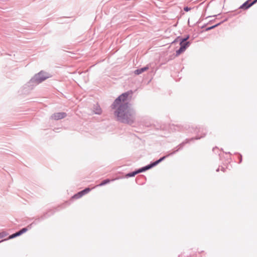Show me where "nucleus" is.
Here are the masks:
<instances>
[{
    "mask_svg": "<svg viewBox=\"0 0 257 257\" xmlns=\"http://www.w3.org/2000/svg\"><path fill=\"white\" fill-rule=\"evenodd\" d=\"M170 128L174 131H182L184 130V127L180 124H172L170 125Z\"/></svg>",
    "mask_w": 257,
    "mask_h": 257,
    "instance_id": "nucleus-9",
    "label": "nucleus"
},
{
    "mask_svg": "<svg viewBox=\"0 0 257 257\" xmlns=\"http://www.w3.org/2000/svg\"><path fill=\"white\" fill-rule=\"evenodd\" d=\"M226 154H229L230 155H231L230 152L226 153Z\"/></svg>",
    "mask_w": 257,
    "mask_h": 257,
    "instance_id": "nucleus-28",
    "label": "nucleus"
},
{
    "mask_svg": "<svg viewBox=\"0 0 257 257\" xmlns=\"http://www.w3.org/2000/svg\"><path fill=\"white\" fill-rule=\"evenodd\" d=\"M184 51H185V50L183 48L180 47V48L176 51V56H179L182 52H183Z\"/></svg>",
    "mask_w": 257,
    "mask_h": 257,
    "instance_id": "nucleus-20",
    "label": "nucleus"
},
{
    "mask_svg": "<svg viewBox=\"0 0 257 257\" xmlns=\"http://www.w3.org/2000/svg\"><path fill=\"white\" fill-rule=\"evenodd\" d=\"M191 10V8H189L188 7H185L184 8V10L185 11V12H188L189 11H190Z\"/></svg>",
    "mask_w": 257,
    "mask_h": 257,
    "instance_id": "nucleus-24",
    "label": "nucleus"
},
{
    "mask_svg": "<svg viewBox=\"0 0 257 257\" xmlns=\"http://www.w3.org/2000/svg\"><path fill=\"white\" fill-rule=\"evenodd\" d=\"M179 40L180 41V47L183 48L185 51L187 48H188L190 46V42L183 41L180 40Z\"/></svg>",
    "mask_w": 257,
    "mask_h": 257,
    "instance_id": "nucleus-10",
    "label": "nucleus"
},
{
    "mask_svg": "<svg viewBox=\"0 0 257 257\" xmlns=\"http://www.w3.org/2000/svg\"><path fill=\"white\" fill-rule=\"evenodd\" d=\"M91 189L89 188H86L84 190L78 192L77 193L74 195L72 197L73 199H77L82 197L85 194L88 193Z\"/></svg>",
    "mask_w": 257,
    "mask_h": 257,
    "instance_id": "nucleus-8",
    "label": "nucleus"
},
{
    "mask_svg": "<svg viewBox=\"0 0 257 257\" xmlns=\"http://www.w3.org/2000/svg\"><path fill=\"white\" fill-rule=\"evenodd\" d=\"M223 22H221L220 23H218L212 26H211V27H208L207 28H206V31H209L210 30H212L215 28H216V27H217L218 26H219V25H220Z\"/></svg>",
    "mask_w": 257,
    "mask_h": 257,
    "instance_id": "nucleus-19",
    "label": "nucleus"
},
{
    "mask_svg": "<svg viewBox=\"0 0 257 257\" xmlns=\"http://www.w3.org/2000/svg\"><path fill=\"white\" fill-rule=\"evenodd\" d=\"M138 174V172H137V171L136 170L135 171H133V172H130L129 173H127L126 175V177L127 178H129V177H134L136 175H137Z\"/></svg>",
    "mask_w": 257,
    "mask_h": 257,
    "instance_id": "nucleus-17",
    "label": "nucleus"
},
{
    "mask_svg": "<svg viewBox=\"0 0 257 257\" xmlns=\"http://www.w3.org/2000/svg\"><path fill=\"white\" fill-rule=\"evenodd\" d=\"M137 171L138 174L146 171L144 167L137 170Z\"/></svg>",
    "mask_w": 257,
    "mask_h": 257,
    "instance_id": "nucleus-22",
    "label": "nucleus"
},
{
    "mask_svg": "<svg viewBox=\"0 0 257 257\" xmlns=\"http://www.w3.org/2000/svg\"><path fill=\"white\" fill-rule=\"evenodd\" d=\"M133 94V91L132 90H129L127 91L124 93H123L121 95H120L117 98H116L112 104L111 105V107L112 109H114L115 108H116L119 106V105L123 103H128V102H126V101L127 99V98L130 95Z\"/></svg>",
    "mask_w": 257,
    "mask_h": 257,
    "instance_id": "nucleus-4",
    "label": "nucleus"
},
{
    "mask_svg": "<svg viewBox=\"0 0 257 257\" xmlns=\"http://www.w3.org/2000/svg\"><path fill=\"white\" fill-rule=\"evenodd\" d=\"M54 212H55V211L53 210L50 209L48 211L44 213L43 215L40 217V218L36 219L35 221H34L33 223H32L30 225H28L26 227V228H28V230L31 229L32 226L33 224H36L37 222H38L40 220H42L50 216L51 215H53L54 213Z\"/></svg>",
    "mask_w": 257,
    "mask_h": 257,
    "instance_id": "nucleus-5",
    "label": "nucleus"
},
{
    "mask_svg": "<svg viewBox=\"0 0 257 257\" xmlns=\"http://www.w3.org/2000/svg\"><path fill=\"white\" fill-rule=\"evenodd\" d=\"M221 171H222L224 172V171H225V168H223V167H222V168H221Z\"/></svg>",
    "mask_w": 257,
    "mask_h": 257,
    "instance_id": "nucleus-26",
    "label": "nucleus"
},
{
    "mask_svg": "<svg viewBox=\"0 0 257 257\" xmlns=\"http://www.w3.org/2000/svg\"><path fill=\"white\" fill-rule=\"evenodd\" d=\"M28 230V228L24 227L21 229L20 230H19L20 234L22 235L23 233L26 232Z\"/></svg>",
    "mask_w": 257,
    "mask_h": 257,
    "instance_id": "nucleus-21",
    "label": "nucleus"
},
{
    "mask_svg": "<svg viewBox=\"0 0 257 257\" xmlns=\"http://www.w3.org/2000/svg\"><path fill=\"white\" fill-rule=\"evenodd\" d=\"M7 236V233L5 232L0 233V238H2Z\"/></svg>",
    "mask_w": 257,
    "mask_h": 257,
    "instance_id": "nucleus-23",
    "label": "nucleus"
},
{
    "mask_svg": "<svg viewBox=\"0 0 257 257\" xmlns=\"http://www.w3.org/2000/svg\"><path fill=\"white\" fill-rule=\"evenodd\" d=\"M156 163H154V162H151L150 164L146 166H144V168H145V171H147V170H148L151 168H152L153 167L156 166Z\"/></svg>",
    "mask_w": 257,
    "mask_h": 257,
    "instance_id": "nucleus-13",
    "label": "nucleus"
},
{
    "mask_svg": "<svg viewBox=\"0 0 257 257\" xmlns=\"http://www.w3.org/2000/svg\"><path fill=\"white\" fill-rule=\"evenodd\" d=\"M93 111L94 113L96 114H100L102 112V110L100 106L97 104L96 105H94Z\"/></svg>",
    "mask_w": 257,
    "mask_h": 257,
    "instance_id": "nucleus-12",
    "label": "nucleus"
},
{
    "mask_svg": "<svg viewBox=\"0 0 257 257\" xmlns=\"http://www.w3.org/2000/svg\"><path fill=\"white\" fill-rule=\"evenodd\" d=\"M189 38V35H187L184 38H180V37H178L175 40H174L173 43H175L176 42L178 41V40H182L183 41L188 42L187 40Z\"/></svg>",
    "mask_w": 257,
    "mask_h": 257,
    "instance_id": "nucleus-16",
    "label": "nucleus"
},
{
    "mask_svg": "<svg viewBox=\"0 0 257 257\" xmlns=\"http://www.w3.org/2000/svg\"><path fill=\"white\" fill-rule=\"evenodd\" d=\"M114 180H110L109 179H105L103 180L98 185V186H102L105 185L108 183H109L110 181H113Z\"/></svg>",
    "mask_w": 257,
    "mask_h": 257,
    "instance_id": "nucleus-15",
    "label": "nucleus"
},
{
    "mask_svg": "<svg viewBox=\"0 0 257 257\" xmlns=\"http://www.w3.org/2000/svg\"><path fill=\"white\" fill-rule=\"evenodd\" d=\"M195 131L197 134V135L195 138H192L191 139H186L184 142H182V143H181L177 146V148H178V149L177 150L174 151L173 152H172V153H170L169 154H168L166 156H163V157L160 158L159 159L155 161L154 163H156L155 164L156 165H157L158 164H159L162 161L164 160L167 157H169V156L173 155V154H174L176 152H177L178 151L182 149L183 148V147L185 144L190 143L191 141H193L194 140H199V139L204 137L206 135V130L204 129L203 128H196Z\"/></svg>",
    "mask_w": 257,
    "mask_h": 257,
    "instance_id": "nucleus-2",
    "label": "nucleus"
},
{
    "mask_svg": "<svg viewBox=\"0 0 257 257\" xmlns=\"http://www.w3.org/2000/svg\"><path fill=\"white\" fill-rule=\"evenodd\" d=\"M114 109V115L117 121L129 125L135 122L137 113L131 103H123Z\"/></svg>",
    "mask_w": 257,
    "mask_h": 257,
    "instance_id": "nucleus-1",
    "label": "nucleus"
},
{
    "mask_svg": "<svg viewBox=\"0 0 257 257\" xmlns=\"http://www.w3.org/2000/svg\"><path fill=\"white\" fill-rule=\"evenodd\" d=\"M51 75L43 70L36 74L27 83L28 87H33L42 83L47 79L51 77Z\"/></svg>",
    "mask_w": 257,
    "mask_h": 257,
    "instance_id": "nucleus-3",
    "label": "nucleus"
},
{
    "mask_svg": "<svg viewBox=\"0 0 257 257\" xmlns=\"http://www.w3.org/2000/svg\"><path fill=\"white\" fill-rule=\"evenodd\" d=\"M67 116V113L64 112H56L53 114L51 116V118L54 119V120H59L62 118H65Z\"/></svg>",
    "mask_w": 257,
    "mask_h": 257,
    "instance_id": "nucleus-6",
    "label": "nucleus"
},
{
    "mask_svg": "<svg viewBox=\"0 0 257 257\" xmlns=\"http://www.w3.org/2000/svg\"><path fill=\"white\" fill-rule=\"evenodd\" d=\"M215 149V148H214L213 149V151H214Z\"/></svg>",
    "mask_w": 257,
    "mask_h": 257,
    "instance_id": "nucleus-29",
    "label": "nucleus"
},
{
    "mask_svg": "<svg viewBox=\"0 0 257 257\" xmlns=\"http://www.w3.org/2000/svg\"><path fill=\"white\" fill-rule=\"evenodd\" d=\"M20 235H21V234H20V232L18 231L16 232V233H13V234L10 235L9 236L8 239H12V238H14L16 237L17 236H19Z\"/></svg>",
    "mask_w": 257,
    "mask_h": 257,
    "instance_id": "nucleus-18",
    "label": "nucleus"
},
{
    "mask_svg": "<svg viewBox=\"0 0 257 257\" xmlns=\"http://www.w3.org/2000/svg\"><path fill=\"white\" fill-rule=\"evenodd\" d=\"M156 163H154V162H151L150 164L146 166H144V168H145V171H147V170H148L151 168H152L153 167L156 166Z\"/></svg>",
    "mask_w": 257,
    "mask_h": 257,
    "instance_id": "nucleus-14",
    "label": "nucleus"
},
{
    "mask_svg": "<svg viewBox=\"0 0 257 257\" xmlns=\"http://www.w3.org/2000/svg\"><path fill=\"white\" fill-rule=\"evenodd\" d=\"M256 2L257 0H253L252 1L251 0H247L240 6L239 9L247 10Z\"/></svg>",
    "mask_w": 257,
    "mask_h": 257,
    "instance_id": "nucleus-7",
    "label": "nucleus"
},
{
    "mask_svg": "<svg viewBox=\"0 0 257 257\" xmlns=\"http://www.w3.org/2000/svg\"><path fill=\"white\" fill-rule=\"evenodd\" d=\"M242 162V156L240 154H239V163H241Z\"/></svg>",
    "mask_w": 257,
    "mask_h": 257,
    "instance_id": "nucleus-25",
    "label": "nucleus"
},
{
    "mask_svg": "<svg viewBox=\"0 0 257 257\" xmlns=\"http://www.w3.org/2000/svg\"><path fill=\"white\" fill-rule=\"evenodd\" d=\"M219 168H218V169L216 170V172H218V171H219Z\"/></svg>",
    "mask_w": 257,
    "mask_h": 257,
    "instance_id": "nucleus-27",
    "label": "nucleus"
},
{
    "mask_svg": "<svg viewBox=\"0 0 257 257\" xmlns=\"http://www.w3.org/2000/svg\"><path fill=\"white\" fill-rule=\"evenodd\" d=\"M149 69V67L146 66L140 69H138L135 71V74L136 75H139L143 72H145Z\"/></svg>",
    "mask_w": 257,
    "mask_h": 257,
    "instance_id": "nucleus-11",
    "label": "nucleus"
}]
</instances>
